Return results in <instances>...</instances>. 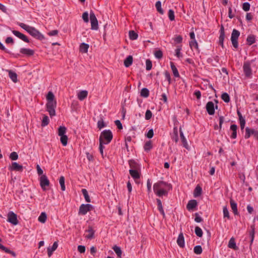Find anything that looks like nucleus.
<instances>
[{
	"instance_id": "obj_5",
	"label": "nucleus",
	"mask_w": 258,
	"mask_h": 258,
	"mask_svg": "<svg viewBox=\"0 0 258 258\" xmlns=\"http://www.w3.org/2000/svg\"><path fill=\"white\" fill-rule=\"evenodd\" d=\"M93 209V207L89 204H82L80 206L79 211V214L85 215L88 212H89Z\"/></svg>"
},
{
	"instance_id": "obj_57",
	"label": "nucleus",
	"mask_w": 258,
	"mask_h": 258,
	"mask_svg": "<svg viewBox=\"0 0 258 258\" xmlns=\"http://www.w3.org/2000/svg\"><path fill=\"white\" fill-rule=\"evenodd\" d=\"M251 230L250 232V235L251 237V243H252L253 240L254 236V225L251 226Z\"/></svg>"
},
{
	"instance_id": "obj_36",
	"label": "nucleus",
	"mask_w": 258,
	"mask_h": 258,
	"mask_svg": "<svg viewBox=\"0 0 258 258\" xmlns=\"http://www.w3.org/2000/svg\"><path fill=\"white\" fill-rule=\"evenodd\" d=\"M157 202L158 204V208L159 211L161 212V213L162 214L163 217H165V215L163 210V208L162 205V203L160 200L157 199Z\"/></svg>"
},
{
	"instance_id": "obj_47",
	"label": "nucleus",
	"mask_w": 258,
	"mask_h": 258,
	"mask_svg": "<svg viewBox=\"0 0 258 258\" xmlns=\"http://www.w3.org/2000/svg\"><path fill=\"white\" fill-rule=\"evenodd\" d=\"M194 251L196 254H200L202 253L203 249L201 246L197 245L194 247Z\"/></svg>"
},
{
	"instance_id": "obj_4",
	"label": "nucleus",
	"mask_w": 258,
	"mask_h": 258,
	"mask_svg": "<svg viewBox=\"0 0 258 258\" xmlns=\"http://www.w3.org/2000/svg\"><path fill=\"white\" fill-rule=\"evenodd\" d=\"M240 35V32L236 30L233 29L231 34V40L233 47L235 48L238 47L237 39Z\"/></svg>"
},
{
	"instance_id": "obj_42",
	"label": "nucleus",
	"mask_w": 258,
	"mask_h": 258,
	"mask_svg": "<svg viewBox=\"0 0 258 258\" xmlns=\"http://www.w3.org/2000/svg\"><path fill=\"white\" fill-rule=\"evenodd\" d=\"M60 137V142L63 146H66L68 144V138L67 136H61Z\"/></svg>"
},
{
	"instance_id": "obj_40",
	"label": "nucleus",
	"mask_w": 258,
	"mask_h": 258,
	"mask_svg": "<svg viewBox=\"0 0 258 258\" xmlns=\"http://www.w3.org/2000/svg\"><path fill=\"white\" fill-rule=\"evenodd\" d=\"M246 41L248 44L251 45L255 42V36L253 35H249L246 39Z\"/></svg>"
},
{
	"instance_id": "obj_3",
	"label": "nucleus",
	"mask_w": 258,
	"mask_h": 258,
	"mask_svg": "<svg viewBox=\"0 0 258 258\" xmlns=\"http://www.w3.org/2000/svg\"><path fill=\"white\" fill-rule=\"evenodd\" d=\"M19 25L35 38L39 40H42L44 38V36L34 27L29 26L23 23H19Z\"/></svg>"
},
{
	"instance_id": "obj_38",
	"label": "nucleus",
	"mask_w": 258,
	"mask_h": 258,
	"mask_svg": "<svg viewBox=\"0 0 258 258\" xmlns=\"http://www.w3.org/2000/svg\"><path fill=\"white\" fill-rule=\"evenodd\" d=\"M129 37L130 39L134 40L138 38V35L134 31L131 30L129 31Z\"/></svg>"
},
{
	"instance_id": "obj_58",
	"label": "nucleus",
	"mask_w": 258,
	"mask_h": 258,
	"mask_svg": "<svg viewBox=\"0 0 258 258\" xmlns=\"http://www.w3.org/2000/svg\"><path fill=\"white\" fill-rule=\"evenodd\" d=\"M82 18L85 22L88 23L89 22L88 13L87 12L83 14Z\"/></svg>"
},
{
	"instance_id": "obj_14",
	"label": "nucleus",
	"mask_w": 258,
	"mask_h": 258,
	"mask_svg": "<svg viewBox=\"0 0 258 258\" xmlns=\"http://www.w3.org/2000/svg\"><path fill=\"white\" fill-rule=\"evenodd\" d=\"M13 33L17 37L19 38L20 39H22L24 41L29 43V40L28 39V38L23 34L20 33V32L16 31V30H13L12 31Z\"/></svg>"
},
{
	"instance_id": "obj_2",
	"label": "nucleus",
	"mask_w": 258,
	"mask_h": 258,
	"mask_svg": "<svg viewBox=\"0 0 258 258\" xmlns=\"http://www.w3.org/2000/svg\"><path fill=\"white\" fill-rule=\"evenodd\" d=\"M112 138L113 135L110 130H104L101 133L99 137V150L102 157H103V144H108Z\"/></svg>"
},
{
	"instance_id": "obj_39",
	"label": "nucleus",
	"mask_w": 258,
	"mask_h": 258,
	"mask_svg": "<svg viewBox=\"0 0 258 258\" xmlns=\"http://www.w3.org/2000/svg\"><path fill=\"white\" fill-rule=\"evenodd\" d=\"M49 120L48 117L46 115H44L42 120L41 126H45L49 124Z\"/></svg>"
},
{
	"instance_id": "obj_26",
	"label": "nucleus",
	"mask_w": 258,
	"mask_h": 258,
	"mask_svg": "<svg viewBox=\"0 0 258 258\" xmlns=\"http://www.w3.org/2000/svg\"><path fill=\"white\" fill-rule=\"evenodd\" d=\"M133 61V56L132 55H129L124 60V65L126 67H128L132 64Z\"/></svg>"
},
{
	"instance_id": "obj_9",
	"label": "nucleus",
	"mask_w": 258,
	"mask_h": 258,
	"mask_svg": "<svg viewBox=\"0 0 258 258\" xmlns=\"http://www.w3.org/2000/svg\"><path fill=\"white\" fill-rule=\"evenodd\" d=\"M40 184L41 188L45 190V187L49 186L50 182L46 175H42L40 177Z\"/></svg>"
},
{
	"instance_id": "obj_30",
	"label": "nucleus",
	"mask_w": 258,
	"mask_h": 258,
	"mask_svg": "<svg viewBox=\"0 0 258 258\" xmlns=\"http://www.w3.org/2000/svg\"><path fill=\"white\" fill-rule=\"evenodd\" d=\"M202 192V189L200 186L197 185L195 189L194 192V196L195 197H198L201 195Z\"/></svg>"
},
{
	"instance_id": "obj_28",
	"label": "nucleus",
	"mask_w": 258,
	"mask_h": 258,
	"mask_svg": "<svg viewBox=\"0 0 258 258\" xmlns=\"http://www.w3.org/2000/svg\"><path fill=\"white\" fill-rule=\"evenodd\" d=\"M0 249H1L2 250H4V251H5L6 252H7L8 253H10V254H12L14 257L16 256V254L14 251L11 250L10 249H9V248H7L5 246H4L1 243H0Z\"/></svg>"
},
{
	"instance_id": "obj_19",
	"label": "nucleus",
	"mask_w": 258,
	"mask_h": 258,
	"mask_svg": "<svg viewBox=\"0 0 258 258\" xmlns=\"http://www.w3.org/2000/svg\"><path fill=\"white\" fill-rule=\"evenodd\" d=\"M88 95V91L86 90H83L78 93V98L82 101L85 99Z\"/></svg>"
},
{
	"instance_id": "obj_20",
	"label": "nucleus",
	"mask_w": 258,
	"mask_h": 258,
	"mask_svg": "<svg viewBox=\"0 0 258 258\" xmlns=\"http://www.w3.org/2000/svg\"><path fill=\"white\" fill-rule=\"evenodd\" d=\"M7 71L9 73L10 78L11 79L13 82L14 83H17L18 82L17 74L12 70H8Z\"/></svg>"
},
{
	"instance_id": "obj_50",
	"label": "nucleus",
	"mask_w": 258,
	"mask_h": 258,
	"mask_svg": "<svg viewBox=\"0 0 258 258\" xmlns=\"http://www.w3.org/2000/svg\"><path fill=\"white\" fill-rule=\"evenodd\" d=\"M156 194L159 197H161L163 195H167V191L166 190L162 188L161 189H160L159 190H157L156 191Z\"/></svg>"
},
{
	"instance_id": "obj_25",
	"label": "nucleus",
	"mask_w": 258,
	"mask_h": 258,
	"mask_svg": "<svg viewBox=\"0 0 258 258\" xmlns=\"http://www.w3.org/2000/svg\"><path fill=\"white\" fill-rule=\"evenodd\" d=\"M162 183H164V181H160L158 182L155 183L153 185V190L155 193L157 190H159L162 189Z\"/></svg>"
},
{
	"instance_id": "obj_35",
	"label": "nucleus",
	"mask_w": 258,
	"mask_h": 258,
	"mask_svg": "<svg viewBox=\"0 0 258 258\" xmlns=\"http://www.w3.org/2000/svg\"><path fill=\"white\" fill-rule=\"evenodd\" d=\"M170 64H171V68L173 75L175 77H179V75L178 70H177V68H176V67L175 66V65L174 64V63L172 62H171Z\"/></svg>"
},
{
	"instance_id": "obj_59",
	"label": "nucleus",
	"mask_w": 258,
	"mask_h": 258,
	"mask_svg": "<svg viewBox=\"0 0 258 258\" xmlns=\"http://www.w3.org/2000/svg\"><path fill=\"white\" fill-rule=\"evenodd\" d=\"M98 127L100 130L105 126V124L103 119L99 120L97 123Z\"/></svg>"
},
{
	"instance_id": "obj_64",
	"label": "nucleus",
	"mask_w": 258,
	"mask_h": 258,
	"mask_svg": "<svg viewBox=\"0 0 258 258\" xmlns=\"http://www.w3.org/2000/svg\"><path fill=\"white\" fill-rule=\"evenodd\" d=\"M115 124L117 126L119 130H121L122 128V126L121 122L119 120H116L115 121Z\"/></svg>"
},
{
	"instance_id": "obj_1",
	"label": "nucleus",
	"mask_w": 258,
	"mask_h": 258,
	"mask_svg": "<svg viewBox=\"0 0 258 258\" xmlns=\"http://www.w3.org/2000/svg\"><path fill=\"white\" fill-rule=\"evenodd\" d=\"M46 109L51 117L56 115L55 108L57 104L56 101L55 100L54 95L52 92L49 91L48 92L46 95Z\"/></svg>"
},
{
	"instance_id": "obj_31",
	"label": "nucleus",
	"mask_w": 258,
	"mask_h": 258,
	"mask_svg": "<svg viewBox=\"0 0 258 258\" xmlns=\"http://www.w3.org/2000/svg\"><path fill=\"white\" fill-rule=\"evenodd\" d=\"M230 205L231 209L235 215L238 214V211L237 209V204L233 201L232 199L230 200Z\"/></svg>"
},
{
	"instance_id": "obj_34",
	"label": "nucleus",
	"mask_w": 258,
	"mask_h": 258,
	"mask_svg": "<svg viewBox=\"0 0 258 258\" xmlns=\"http://www.w3.org/2000/svg\"><path fill=\"white\" fill-rule=\"evenodd\" d=\"M67 128L64 126H60L58 128V135L59 136L66 135Z\"/></svg>"
},
{
	"instance_id": "obj_48",
	"label": "nucleus",
	"mask_w": 258,
	"mask_h": 258,
	"mask_svg": "<svg viewBox=\"0 0 258 258\" xmlns=\"http://www.w3.org/2000/svg\"><path fill=\"white\" fill-rule=\"evenodd\" d=\"M223 122H224L223 116H220L219 118V126H218V125H215L214 126V129L215 130H218V129L221 130L222 128V123H223Z\"/></svg>"
},
{
	"instance_id": "obj_18",
	"label": "nucleus",
	"mask_w": 258,
	"mask_h": 258,
	"mask_svg": "<svg viewBox=\"0 0 258 258\" xmlns=\"http://www.w3.org/2000/svg\"><path fill=\"white\" fill-rule=\"evenodd\" d=\"M177 243L180 247L184 246V238L182 233H180L178 237Z\"/></svg>"
},
{
	"instance_id": "obj_45",
	"label": "nucleus",
	"mask_w": 258,
	"mask_h": 258,
	"mask_svg": "<svg viewBox=\"0 0 258 258\" xmlns=\"http://www.w3.org/2000/svg\"><path fill=\"white\" fill-rule=\"evenodd\" d=\"M221 98L226 103H228L230 101L229 96L227 93H223L221 95Z\"/></svg>"
},
{
	"instance_id": "obj_62",
	"label": "nucleus",
	"mask_w": 258,
	"mask_h": 258,
	"mask_svg": "<svg viewBox=\"0 0 258 258\" xmlns=\"http://www.w3.org/2000/svg\"><path fill=\"white\" fill-rule=\"evenodd\" d=\"M78 250L81 253H84L86 250L85 246L83 245H79L78 246Z\"/></svg>"
},
{
	"instance_id": "obj_10",
	"label": "nucleus",
	"mask_w": 258,
	"mask_h": 258,
	"mask_svg": "<svg viewBox=\"0 0 258 258\" xmlns=\"http://www.w3.org/2000/svg\"><path fill=\"white\" fill-rule=\"evenodd\" d=\"M251 135H253L254 137L258 139V132L253 129H251L247 127L245 128V138L248 139Z\"/></svg>"
},
{
	"instance_id": "obj_16",
	"label": "nucleus",
	"mask_w": 258,
	"mask_h": 258,
	"mask_svg": "<svg viewBox=\"0 0 258 258\" xmlns=\"http://www.w3.org/2000/svg\"><path fill=\"white\" fill-rule=\"evenodd\" d=\"M198 205V203L195 200H190L187 204L186 208L188 211L192 210Z\"/></svg>"
},
{
	"instance_id": "obj_43",
	"label": "nucleus",
	"mask_w": 258,
	"mask_h": 258,
	"mask_svg": "<svg viewBox=\"0 0 258 258\" xmlns=\"http://www.w3.org/2000/svg\"><path fill=\"white\" fill-rule=\"evenodd\" d=\"M82 191V193L85 197L86 201L88 203L91 202V200L88 195L87 190L86 189H83Z\"/></svg>"
},
{
	"instance_id": "obj_41",
	"label": "nucleus",
	"mask_w": 258,
	"mask_h": 258,
	"mask_svg": "<svg viewBox=\"0 0 258 258\" xmlns=\"http://www.w3.org/2000/svg\"><path fill=\"white\" fill-rule=\"evenodd\" d=\"M59 182L61 186V189L62 191L66 190V186L64 184V177L63 176L60 177Z\"/></svg>"
},
{
	"instance_id": "obj_17",
	"label": "nucleus",
	"mask_w": 258,
	"mask_h": 258,
	"mask_svg": "<svg viewBox=\"0 0 258 258\" xmlns=\"http://www.w3.org/2000/svg\"><path fill=\"white\" fill-rule=\"evenodd\" d=\"M58 247L57 241H55L53 243V245L51 247L47 248V254L49 257H50L52 254V252L55 251Z\"/></svg>"
},
{
	"instance_id": "obj_51",
	"label": "nucleus",
	"mask_w": 258,
	"mask_h": 258,
	"mask_svg": "<svg viewBox=\"0 0 258 258\" xmlns=\"http://www.w3.org/2000/svg\"><path fill=\"white\" fill-rule=\"evenodd\" d=\"M189 45L191 48L194 47L197 50H199L198 44L196 40L191 41L189 42Z\"/></svg>"
},
{
	"instance_id": "obj_60",
	"label": "nucleus",
	"mask_w": 258,
	"mask_h": 258,
	"mask_svg": "<svg viewBox=\"0 0 258 258\" xmlns=\"http://www.w3.org/2000/svg\"><path fill=\"white\" fill-rule=\"evenodd\" d=\"M242 9L245 11H248L250 9V4L248 3H244L242 6Z\"/></svg>"
},
{
	"instance_id": "obj_6",
	"label": "nucleus",
	"mask_w": 258,
	"mask_h": 258,
	"mask_svg": "<svg viewBox=\"0 0 258 258\" xmlns=\"http://www.w3.org/2000/svg\"><path fill=\"white\" fill-rule=\"evenodd\" d=\"M91 29L97 30L98 29V20L93 12H91L90 15Z\"/></svg>"
},
{
	"instance_id": "obj_24",
	"label": "nucleus",
	"mask_w": 258,
	"mask_h": 258,
	"mask_svg": "<svg viewBox=\"0 0 258 258\" xmlns=\"http://www.w3.org/2000/svg\"><path fill=\"white\" fill-rule=\"evenodd\" d=\"M228 247L230 248H232L234 250L238 249V247L236 245V243L235 242V239L233 237H232L230 238L229 243H228Z\"/></svg>"
},
{
	"instance_id": "obj_53",
	"label": "nucleus",
	"mask_w": 258,
	"mask_h": 258,
	"mask_svg": "<svg viewBox=\"0 0 258 258\" xmlns=\"http://www.w3.org/2000/svg\"><path fill=\"white\" fill-rule=\"evenodd\" d=\"M154 55L155 57L158 59H160L163 57V53L161 50L155 51Z\"/></svg>"
},
{
	"instance_id": "obj_7",
	"label": "nucleus",
	"mask_w": 258,
	"mask_h": 258,
	"mask_svg": "<svg viewBox=\"0 0 258 258\" xmlns=\"http://www.w3.org/2000/svg\"><path fill=\"white\" fill-rule=\"evenodd\" d=\"M8 221L14 225H17L18 220L17 215L13 212H10L8 214Z\"/></svg>"
},
{
	"instance_id": "obj_13",
	"label": "nucleus",
	"mask_w": 258,
	"mask_h": 258,
	"mask_svg": "<svg viewBox=\"0 0 258 258\" xmlns=\"http://www.w3.org/2000/svg\"><path fill=\"white\" fill-rule=\"evenodd\" d=\"M220 35L219 36V43L221 45L222 48H224V44H223V41L225 38V32H224V28L223 25H221L220 27Z\"/></svg>"
},
{
	"instance_id": "obj_37",
	"label": "nucleus",
	"mask_w": 258,
	"mask_h": 258,
	"mask_svg": "<svg viewBox=\"0 0 258 258\" xmlns=\"http://www.w3.org/2000/svg\"><path fill=\"white\" fill-rule=\"evenodd\" d=\"M140 95L143 97L147 98L149 95V91L147 88H143L141 91Z\"/></svg>"
},
{
	"instance_id": "obj_52",
	"label": "nucleus",
	"mask_w": 258,
	"mask_h": 258,
	"mask_svg": "<svg viewBox=\"0 0 258 258\" xmlns=\"http://www.w3.org/2000/svg\"><path fill=\"white\" fill-rule=\"evenodd\" d=\"M10 158L12 160H16L18 159V155L16 152H12L10 155Z\"/></svg>"
},
{
	"instance_id": "obj_61",
	"label": "nucleus",
	"mask_w": 258,
	"mask_h": 258,
	"mask_svg": "<svg viewBox=\"0 0 258 258\" xmlns=\"http://www.w3.org/2000/svg\"><path fill=\"white\" fill-rule=\"evenodd\" d=\"M223 214L224 217H227L228 219L230 218L229 212L226 207L223 208Z\"/></svg>"
},
{
	"instance_id": "obj_27",
	"label": "nucleus",
	"mask_w": 258,
	"mask_h": 258,
	"mask_svg": "<svg viewBox=\"0 0 258 258\" xmlns=\"http://www.w3.org/2000/svg\"><path fill=\"white\" fill-rule=\"evenodd\" d=\"M137 170L138 169H136V170L130 169L129 170L130 174L134 179H138L140 177V174L138 172Z\"/></svg>"
},
{
	"instance_id": "obj_12",
	"label": "nucleus",
	"mask_w": 258,
	"mask_h": 258,
	"mask_svg": "<svg viewBox=\"0 0 258 258\" xmlns=\"http://www.w3.org/2000/svg\"><path fill=\"white\" fill-rule=\"evenodd\" d=\"M206 107L209 114L213 115L215 113V107L213 102H208L206 104Z\"/></svg>"
},
{
	"instance_id": "obj_11",
	"label": "nucleus",
	"mask_w": 258,
	"mask_h": 258,
	"mask_svg": "<svg viewBox=\"0 0 258 258\" xmlns=\"http://www.w3.org/2000/svg\"><path fill=\"white\" fill-rule=\"evenodd\" d=\"M9 168L12 171L21 172L23 171V167L22 165L19 164L17 162H13L11 165L9 166Z\"/></svg>"
},
{
	"instance_id": "obj_55",
	"label": "nucleus",
	"mask_w": 258,
	"mask_h": 258,
	"mask_svg": "<svg viewBox=\"0 0 258 258\" xmlns=\"http://www.w3.org/2000/svg\"><path fill=\"white\" fill-rule=\"evenodd\" d=\"M146 70L148 71L150 70L152 67V61L150 59H147L146 61Z\"/></svg>"
},
{
	"instance_id": "obj_54",
	"label": "nucleus",
	"mask_w": 258,
	"mask_h": 258,
	"mask_svg": "<svg viewBox=\"0 0 258 258\" xmlns=\"http://www.w3.org/2000/svg\"><path fill=\"white\" fill-rule=\"evenodd\" d=\"M168 17L170 21H172L174 20V13L173 10H169L168 11Z\"/></svg>"
},
{
	"instance_id": "obj_63",
	"label": "nucleus",
	"mask_w": 258,
	"mask_h": 258,
	"mask_svg": "<svg viewBox=\"0 0 258 258\" xmlns=\"http://www.w3.org/2000/svg\"><path fill=\"white\" fill-rule=\"evenodd\" d=\"M153 135H154L153 130V129H150L148 131L146 136L148 138L151 139L153 137Z\"/></svg>"
},
{
	"instance_id": "obj_21",
	"label": "nucleus",
	"mask_w": 258,
	"mask_h": 258,
	"mask_svg": "<svg viewBox=\"0 0 258 258\" xmlns=\"http://www.w3.org/2000/svg\"><path fill=\"white\" fill-rule=\"evenodd\" d=\"M89 45L88 44L82 43L80 45L79 50L82 53H87L88 52Z\"/></svg>"
},
{
	"instance_id": "obj_22",
	"label": "nucleus",
	"mask_w": 258,
	"mask_h": 258,
	"mask_svg": "<svg viewBox=\"0 0 258 258\" xmlns=\"http://www.w3.org/2000/svg\"><path fill=\"white\" fill-rule=\"evenodd\" d=\"M179 132H180V136L183 145L186 149H188V146L187 143L186 142V139L185 138V137L183 135V132H182L181 127L179 128Z\"/></svg>"
},
{
	"instance_id": "obj_15",
	"label": "nucleus",
	"mask_w": 258,
	"mask_h": 258,
	"mask_svg": "<svg viewBox=\"0 0 258 258\" xmlns=\"http://www.w3.org/2000/svg\"><path fill=\"white\" fill-rule=\"evenodd\" d=\"M86 232L89 233L88 235H86L85 237L88 239H92L94 238L95 230L93 229V227L91 226H88V230H86Z\"/></svg>"
},
{
	"instance_id": "obj_44",
	"label": "nucleus",
	"mask_w": 258,
	"mask_h": 258,
	"mask_svg": "<svg viewBox=\"0 0 258 258\" xmlns=\"http://www.w3.org/2000/svg\"><path fill=\"white\" fill-rule=\"evenodd\" d=\"M144 148L145 151H149L152 148V143L151 141L147 142L144 145Z\"/></svg>"
},
{
	"instance_id": "obj_49",
	"label": "nucleus",
	"mask_w": 258,
	"mask_h": 258,
	"mask_svg": "<svg viewBox=\"0 0 258 258\" xmlns=\"http://www.w3.org/2000/svg\"><path fill=\"white\" fill-rule=\"evenodd\" d=\"M195 233L198 237H201L203 235L202 230L199 227L197 226L195 228Z\"/></svg>"
},
{
	"instance_id": "obj_32",
	"label": "nucleus",
	"mask_w": 258,
	"mask_h": 258,
	"mask_svg": "<svg viewBox=\"0 0 258 258\" xmlns=\"http://www.w3.org/2000/svg\"><path fill=\"white\" fill-rule=\"evenodd\" d=\"M112 249L114 250L116 254H117L118 258H121L122 250L117 245H114Z\"/></svg>"
},
{
	"instance_id": "obj_23",
	"label": "nucleus",
	"mask_w": 258,
	"mask_h": 258,
	"mask_svg": "<svg viewBox=\"0 0 258 258\" xmlns=\"http://www.w3.org/2000/svg\"><path fill=\"white\" fill-rule=\"evenodd\" d=\"M20 52L28 56L33 55L34 53L33 50L27 48H22L20 50Z\"/></svg>"
},
{
	"instance_id": "obj_33",
	"label": "nucleus",
	"mask_w": 258,
	"mask_h": 258,
	"mask_svg": "<svg viewBox=\"0 0 258 258\" xmlns=\"http://www.w3.org/2000/svg\"><path fill=\"white\" fill-rule=\"evenodd\" d=\"M47 219V215L45 212H42L38 217V221L41 223H44Z\"/></svg>"
},
{
	"instance_id": "obj_46",
	"label": "nucleus",
	"mask_w": 258,
	"mask_h": 258,
	"mask_svg": "<svg viewBox=\"0 0 258 258\" xmlns=\"http://www.w3.org/2000/svg\"><path fill=\"white\" fill-rule=\"evenodd\" d=\"M156 8L157 9V11L161 14H163V10L161 8V4L160 1H158L156 2L155 5Z\"/></svg>"
},
{
	"instance_id": "obj_56",
	"label": "nucleus",
	"mask_w": 258,
	"mask_h": 258,
	"mask_svg": "<svg viewBox=\"0 0 258 258\" xmlns=\"http://www.w3.org/2000/svg\"><path fill=\"white\" fill-rule=\"evenodd\" d=\"M152 116V113L150 110H147L145 113V118L146 120H149Z\"/></svg>"
},
{
	"instance_id": "obj_8",
	"label": "nucleus",
	"mask_w": 258,
	"mask_h": 258,
	"mask_svg": "<svg viewBox=\"0 0 258 258\" xmlns=\"http://www.w3.org/2000/svg\"><path fill=\"white\" fill-rule=\"evenodd\" d=\"M243 68L245 76L248 78L250 77L252 74L250 67V62L249 61L244 62Z\"/></svg>"
},
{
	"instance_id": "obj_29",
	"label": "nucleus",
	"mask_w": 258,
	"mask_h": 258,
	"mask_svg": "<svg viewBox=\"0 0 258 258\" xmlns=\"http://www.w3.org/2000/svg\"><path fill=\"white\" fill-rule=\"evenodd\" d=\"M129 165L131 169L136 170L138 169L139 168V164L133 160L129 161Z\"/></svg>"
}]
</instances>
